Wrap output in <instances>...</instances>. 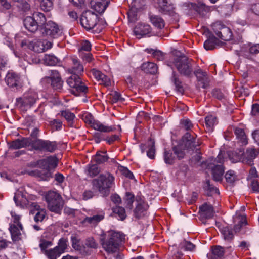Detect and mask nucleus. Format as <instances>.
Listing matches in <instances>:
<instances>
[{"mask_svg": "<svg viewBox=\"0 0 259 259\" xmlns=\"http://www.w3.org/2000/svg\"><path fill=\"white\" fill-rule=\"evenodd\" d=\"M199 145V142L196 140V135L187 132L183 137L180 143L173 148V150L178 158L181 159L184 157L186 153L194 150H198L197 147Z\"/></svg>", "mask_w": 259, "mask_h": 259, "instance_id": "f257e3e1", "label": "nucleus"}, {"mask_svg": "<svg viewBox=\"0 0 259 259\" xmlns=\"http://www.w3.org/2000/svg\"><path fill=\"white\" fill-rule=\"evenodd\" d=\"M113 182V176L112 173L105 171L92 181L93 188L100 192L103 196H106L109 194Z\"/></svg>", "mask_w": 259, "mask_h": 259, "instance_id": "f03ea898", "label": "nucleus"}, {"mask_svg": "<svg viewBox=\"0 0 259 259\" xmlns=\"http://www.w3.org/2000/svg\"><path fill=\"white\" fill-rule=\"evenodd\" d=\"M171 63L181 75L189 78L193 76L194 62L192 59L181 56L175 57Z\"/></svg>", "mask_w": 259, "mask_h": 259, "instance_id": "7ed1b4c3", "label": "nucleus"}, {"mask_svg": "<svg viewBox=\"0 0 259 259\" xmlns=\"http://www.w3.org/2000/svg\"><path fill=\"white\" fill-rule=\"evenodd\" d=\"M98 19V15L89 10L83 13L80 17V22L82 26L87 30H91L97 27L95 31L99 32L101 28H99Z\"/></svg>", "mask_w": 259, "mask_h": 259, "instance_id": "20e7f679", "label": "nucleus"}, {"mask_svg": "<svg viewBox=\"0 0 259 259\" xmlns=\"http://www.w3.org/2000/svg\"><path fill=\"white\" fill-rule=\"evenodd\" d=\"M45 200L49 209L56 213H59L62 208L63 201L61 195L54 191H49L45 195Z\"/></svg>", "mask_w": 259, "mask_h": 259, "instance_id": "39448f33", "label": "nucleus"}, {"mask_svg": "<svg viewBox=\"0 0 259 259\" xmlns=\"http://www.w3.org/2000/svg\"><path fill=\"white\" fill-rule=\"evenodd\" d=\"M80 75L72 74L66 80L68 85L72 88L71 92L75 96H79L80 93H86L88 87L81 81Z\"/></svg>", "mask_w": 259, "mask_h": 259, "instance_id": "423d86ee", "label": "nucleus"}, {"mask_svg": "<svg viewBox=\"0 0 259 259\" xmlns=\"http://www.w3.org/2000/svg\"><path fill=\"white\" fill-rule=\"evenodd\" d=\"M21 46L22 47H26L34 52L41 53L50 49L52 46V44L46 40H35L32 41L24 40L21 42Z\"/></svg>", "mask_w": 259, "mask_h": 259, "instance_id": "0eeeda50", "label": "nucleus"}, {"mask_svg": "<svg viewBox=\"0 0 259 259\" xmlns=\"http://www.w3.org/2000/svg\"><path fill=\"white\" fill-rule=\"evenodd\" d=\"M37 98L36 93L30 92L24 94L22 98H17L16 103L21 110L26 111L34 105Z\"/></svg>", "mask_w": 259, "mask_h": 259, "instance_id": "6e6552de", "label": "nucleus"}, {"mask_svg": "<svg viewBox=\"0 0 259 259\" xmlns=\"http://www.w3.org/2000/svg\"><path fill=\"white\" fill-rule=\"evenodd\" d=\"M258 151L254 148H248L246 152L243 155H237L236 154L235 158H232L230 155H229L230 159L233 162L238 161L242 162L243 163L251 165L253 164V160L258 155Z\"/></svg>", "mask_w": 259, "mask_h": 259, "instance_id": "1a4fd4ad", "label": "nucleus"}, {"mask_svg": "<svg viewBox=\"0 0 259 259\" xmlns=\"http://www.w3.org/2000/svg\"><path fill=\"white\" fill-rule=\"evenodd\" d=\"M212 27L214 33L218 38L224 41H229L232 39V33L231 29L221 22L214 23Z\"/></svg>", "mask_w": 259, "mask_h": 259, "instance_id": "9d476101", "label": "nucleus"}, {"mask_svg": "<svg viewBox=\"0 0 259 259\" xmlns=\"http://www.w3.org/2000/svg\"><path fill=\"white\" fill-rule=\"evenodd\" d=\"M67 247V240L62 238L59 240L57 246L53 249L45 250L44 253L49 259H57L65 252Z\"/></svg>", "mask_w": 259, "mask_h": 259, "instance_id": "9b49d317", "label": "nucleus"}, {"mask_svg": "<svg viewBox=\"0 0 259 259\" xmlns=\"http://www.w3.org/2000/svg\"><path fill=\"white\" fill-rule=\"evenodd\" d=\"M33 146L36 150L50 152H54L57 148V145L55 142H50L41 139H38L34 141Z\"/></svg>", "mask_w": 259, "mask_h": 259, "instance_id": "f8f14e48", "label": "nucleus"}, {"mask_svg": "<svg viewBox=\"0 0 259 259\" xmlns=\"http://www.w3.org/2000/svg\"><path fill=\"white\" fill-rule=\"evenodd\" d=\"M62 33V29L52 21H49L45 26L42 33L53 38L58 37Z\"/></svg>", "mask_w": 259, "mask_h": 259, "instance_id": "ddd939ff", "label": "nucleus"}, {"mask_svg": "<svg viewBox=\"0 0 259 259\" xmlns=\"http://www.w3.org/2000/svg\"><path fill=\"white\" fill-rule=\"evenodd\" d=\"M109 2L106 0H91L89 1V7L95 13L102 14L106 10Z\"/></svg>", "mask_w": 259, "mask_h": 259, "instance_id": "4468645a", "label": "nucleus"}, {"mask_svg": "<svg viewBox=\"0 0 259 259\" xmlns=\"http://www.w3.org/2000/svg\"><path fill=\"white\" fill-rule=\"evenodd\" d=\"M49 76L47 77L51 80V85L53 88L57 91H60L63 86V81L60 75L57 70H49Z\"/></svg>", "mask_w": 259, "mask_h": 259, "instance_id": "2eb2a0df", "label": "nucleus"}, {"mask_svg": "<svg viewBox=\"0 0 259 259\" xmlns=\"http://www.w3.org/2000/svg\"><path fill=\"white\" fill-rule=\"evenodd\" d=\"M151 27L145 23H139L134 28V33L138 38H141L143 36H150Z\"/></svg>", "mask_w": 259, "mask_h": 259, "instance_id": "dca6fc26", "label": "nucleus"}, {"mask_svg": "<svg viewBox=\"0 0 259 259\" xmlns=\"http://www.w3.org/2000/svg\"><path fill=\"white\" fill-rule=\"evenodd\" d=\"M58 164L56 157L49 156L47 158L39 160L37 161V165L41 169H48L50 171L51 168H55Z\"/></svg>", "mask_w": 259, "mask_h": 259, "instance_id": "f3484780", "label": "nucleus"}, {"mask_svg": "<svg viewBox=\"0 0 259 259\" xmlns=\"http://www.w3.org/2000/svg\"><path fill=\"white\" fill-rule=\"evenodd\" d=\"M103 247L108 252H113V232L110 231L101 238Z\"/></svg>", "mask_w": 259, "mask_h": 259, "instance_id": "a211bd4d", "label": "nucleus"}, {"mask_svg": "<svg viewBox=\"0 0 259 259\" xmlns=\"http://www.w3.org/2000/svg\"><path fill=\"white\" fill-rule=\"evenodd\" d=\"M157 8L161 13L170 15L173 14L174 7L171 0H157Z\"/></svg>", "mask_w": 259, "mask_h": 259, "instance_id": "6ab92c4d", "label": "nucleus"}, {"mask_svg": "<svg viewBox=\"0 0 259 259\" xmlns=\"http://www.w3.org/2000/svg\"><path fill=\"white\" fill-rule=\"evenodd\" d=\"M71 67L69 68L68 71L71 74L81 75L83 72L84 68L83 65L80 63L78 59L76 57L70 58Z\"/></svg>", "mask_w": 259, "mask_h": 259, "instance_id": "aec40b11", "label": "nucleus"}, {"mask_svg": "<svg viewBox=\"0 0 259 259\" xmlns=\"http://www.w3.org/2000/svg\"><path fill=\"white\" fill-rule=\"evenodd\" d=\"M20 77L18 74L12 71H9L5 77V81L11 88L18 89L20 87Z\"/></svg>", "mask_w": 259, "mask_h": 259, "instance_id": "412c9836", "label": "nucleus"}, {"mask_svg": "<svg viewBox=\"0 0 259 259\" xmlns=\"http://www.w3.org/2000/svg\"><path fill=\"white\" fill-rule=\"evenodd\" d=\"M193 74L197 77L199 85L202 88H206L209 82L207 73L205 72H203L201 69L198 68L196 70H194Z\"/></svg>", "mask_w": 259, "mask_h": 259, "instance_id": "4be33fe9", "label": "nucleus"}, {"mask_svg": "<svg viewBox=\"0 0 259 259\" xmlns=\"http://www.w3.org/2000/svg\"><path fill=\"white\" fill-rule=\"evenodd\" d=\"M140 147L142 153L146 152L147 156L149 158H154L155 150L154 141L150 139L147 144L140 145Z\"/></svg>", "mask_w": 259, "mask_h": 259, "instance_id": "5701e85b", "label": "nucleus"}, {"mask_svg": "<svg viewBox=\"0 0 259 259\" xmlns=\"http://www.w3.org/2000/svg\"><path fill=\"white\" fill-rule=\"evenodd\" d=\"M91 73L96 80L100 82V84H103L106 87L111 85V83L110 79L106 75L102 73L100 71L96 69H93L91 71Z\"/></svg>", "mask_w": 259, "mask_h": 259, "instance_id": "b1692460", "label": "nucleus"}, {"mask_svg": "<svg viewBox=\"0 0 259 259\" xmlns=\"http://www.w3.org/2000/svg\"><path fill=\"white\" fill-rule=\"evenodd\" d=\"M200 217L202 219H207L213 217L214 211L212 206L209 204L205 203L199 207Z\"/></svg>", "mask_w": 259, "mask_h": 259, "instance_id": "393cba45", "label": "nucleus"}, {"mask_svg": "<svg viewBox=\"0 0 259 259\" xmlns=\"http://www.w3.org/2000/svg\"><path fill=\"white\" fill-rule=\"evenodd\" d=\"M30 144L28 138L18 139L9 143V148L12 149H18L28 146Z\"/></svg>", "mask_w": 259, "mask_h": 259, "instance_id": "a878e982", "label": "nucleus"}, {"mask_svg": "<svg viewBox=\"0 0 259 259\" xmlns=\"http://www.w3.org/2000/svg\"><path fill=\"white\" fill-rule=\"evenodd\" d=\"M100 171V167L97 164L92 162L87 164L84 168V174L91 178L98 175Z\"/></svg>", "mask_w": 259, "mask_h": 259, "instance_id": "bb28decb", "label": "nucleus"}, {"mask_svg": "<svg viewBox=\"0 0 259 259\" xmlns=\"http://www.w3.org/2000/svg\"><path fill=\"white\" fill-rule=\"evenodd\" d=\"M24 25L26 29L31 32H35L39 26L35 18L32 17H27L24 20Z\"/></svg>", "mask_w": 259, "mask_h": 259, "instance_id": "cd10ccee", "label": "nucleus"}, {"mask_svg": "<svg viewBox=\"0 0 259 259\" xmlns=\"http://www.w3.org/2000/svg\"><path fill=\"white\" fill-rule=\"evenodd\" d=\"M148 205L144 202H140L134 210V215L136 218H140L145 215Z\"/></svg>", "mask_w": 259, "mask_h": 259, "instance_id": "c85d7f7f", "label": "nucleus"}, {"mask_svg": "<svg viewBox=\"0 0 259 259\" xmlns=\"http://www.w3.org/2000/svg\"><path fill=\"white\" fill-rule=\"evenodd\" d=\"M125 241V236L123 233L114 231V249L117 247H119L120 249L123 248Z\"/></svg>", "mask_w": 259, "mask_h": 259, "instance_id": "c756f323", "label": "nucleus"}, {"mask_svg": "<svg viewBox=\"0 0 259 259\" xmlns=\"http://www.w3.org/2000/svg\"><path fill=\"white\" fill-rule=\"evenodd\" d=\"M224 172V169L222 165H217L212 168V175L213 179L215 181H221L223 179V175Z\"/></svg>", "mask_w": 259, "mask_h": 259, "instance_id": "7c9ffc66", "label": "nucleus"}, {"mask_svg": "<svg viewBox=\"0 0 259 259\" xmlns=\"http://www.w3.org/2000/svg\"><path fill=\"white\" fill-rule=\"evenodd\" d=\"M29 175L39 178L41 180H48L51 177V172L48 169H36L29 172Z\"/></svg>", "mask_w": 259, "mask_h": 259, "instance_id": "2f4dec72", "label": "nucleus"}, {"mask_svg": "<svg viewBox=\"0 0 259 259\" xmlns=\"http://www.w3.org/2000/svg\"><path fill=\"white\" fill-rule=\"evenodd\" d=\"M104 218V216L103 214H96L92 217H86L84 219L83 222L84 223L89 224L91 226L95 227L98 224L99 222L102 221Z\"/></svg>", "mask_w": 259, "mask_h": 259, "instance_id": "473e14b6", "label": "nucleus"}, {"mask_svg": "<svg viewBox=\"0 0 259 259\" xmlns=\"http://www.w3.org/2000/svg\"><path fill=\"white\" fill-rule=\"evenodd\" d=\"M234 223H237L234 226V230L235 232L239 231L243 225L246 224V217L244 215L238 214L237 213L233 217Z\"/></svg>", "mask_w": 259, "mask_h": 259, "instance_id": "72a5a7b5", "label": "nucleus"}, {"mask_svg": "<svg viewBox=\"0 0 259 259\" xmlns=\"http://www.w3.org/2000/svg\"><path fill=\"white\" fill-rule=\"evenodd\" d=\"M142 70L147 73L155 74L157 72L158 67L153 62L144 63L141 66Z\"/></svg>", "mask_w": 259, "mask_h": 259, "instance_id": "f704fd0d", "label": "nucleus"}, {"mask_svg": "<svg viewBox=\"0 0 259 259\" xmlns=\"http://www.w3.org/2000/svg\"><path fill=\"white\" fill-rule=\"evenodd\" d=\"M60 61V59L52 54H45L43 58L45 64L48 66H55Z\"/></svg>", "mask_w": 259, "mask_h": 259, "instance_id": "c9c22d12", "label": "nucleus"}, {"mask_svg": "<svg viewBox=\"0 0 259 259\" xmlns=\"http://www.w3.org/2000/svg\"><path fill=\"white\" fill-rule=\"evenodd\" d=\"M150 20L152 24L158 29H162L164 27L165 22L164 20L157 15H151Z\"/></svg>", "mask_w": 259, "mask_h": 259, "instance_id": "e433bc0d", "label": "nucleus"}, {"mask_svg": "<svg viewBox=\"0 0 259 259\" xmlns=\"http://www.w3.org/2000/svg\"><path fill=\"white\" fill-rule=\"evenodd\" d=\"M234 132L237 139L240 143L242 145H246L248 143L246 136L242 128H236Z\"/></svg>", "mask_w": 259, "mask_h": 259, "instance_id": "4c0bfd02", "label": "nucleus"}, {"mask_svg": "<svg viewBox=\"0 0 259 259\" xmlns=\"http://www.w3.org/2000/svg\"><path fill=\"white\" fill-rule=\"evenodd\" d=\"M94 130L102 132H109L112 131L111 126H106L101 123L100 122L95 120L91 126Z\"/></svg>", "mask_w": 259, "mask_h": 259, "instance_id": "58836bf2", "label": "nucleus"}, {"mask_svg": "<svg viewBox=\"0 0 259 259\" xmlns=\"http://www.w3.org/2000/svg\"><path fill=\"white\" fill-rule=\"evenodd\" d=\"M216 117L212 115H209L205 117V125L207 130L211 132L213 126L217 124Z\"/></svg>", "mask_w": 259, "mask_h": 259, "instance_id": "ea45409f", "label": "nucleus"}, {"mask_svg": "<svg viewBox=\"0 0 259 259\" xmlns=\"http://www.w3.org/2000/svg\"><path fill=\"white\" fill-rule=\"evenodd\" d=\"M145 51L148 54H151L154 58L158 60H163L165 58L164 54L160 50H154L153 49H146Z\"/></svg>", "mask_w": 259, "mask_h": 259, "instance_id": "a19ab883", "label": "nucleus"}, {"mask_svg": "<svg viewBox=\"0 0 259 259\" xmlns=\"http://www.w3.org/2000/svg\"><path fill=\"white\" fill-rule=\"evenodd\" d=\"M114 214L118 220L123 221L126 218V214L125 209L120 206L114 207Z\"/></svg>", "mask_w": 259, "mask_h": 259, "instance_id": "79ce46f5", "label": "nucleus"}, {"mask_svg": "<svg viewBox=\"0 0 259 259\" xmlns=\"http://www.w3.org/2000/svg\"><path fill=\"white\" fill-rule=\"evenodd\" d=\"M218 40L214 36L210 37L204 42V47L206 50H212L215 48Z\"/></svg>", "mask_w": 259, "mask_h": 259, "instance_id": "37998d69", "label": "nucleus"}, {"mask_svg": "<svg viewBox=\"0 0 259 259\" xmlns=\"http://www.w3.org/2000/svg\"><path fill=\"white\" fill-rule=\"evenodd\" d=\"M245 50H248L250 54H256L259 53V44L252 45L248 44L245 45V47L242 48L241 51L244 52Z\"/></svg>", "mask_w": 259, "mask_h": 259, "instance_id": "c03bdc74", "label": "nucleus"}, {"mask_svg": "<svg viewBox=\"0 0 259 259\" xmlns=\"http://www.w3.org/2000/svg\"><path fill=\"white\" fill-rule=\"evenodd\" d=\"M41 9L44 11H49L53 5V0H38Z\"/></svg>", "mask_w": 259, "mask_h": 259, "instance_id": "a18cd8bd", "label": "nucleus"}, {"mask_svg": "<svg viewBox=\"0 0 259 259\" xmlns=\"http://www.w3.org/2000/svg\"><path fill=\"white\" fill-rule=\"evenodd\" d=\"M171 80L174 82L177 91L180 93H183L184 92L183 87L182 85L181 82L178 79L177 75L175 72H172Z\"/></svg>", "mask_w": 259, "mask_h": 259, "instance_id": "49530a36", "label": "nucleus"}, {"mask_svg": "<svg viewBox=\"0 0 259 259\" xmlns=\"http://www.w3.org/2000/svg\"><path fill=\"white\" fill-rule=\"evenodd\" d=\"M108 159V157L106 153L100 154L97 153L93 158V161L96 162L98 165L107 161Z\"/></svg>", "mask_w": 259, "mask_h": 259, "instance_id": "de8ad7c7", "label": "nucleus"}, {"mask_svg": "<svg viewBox=\"0 0 259 259\" xmlns=\"http://www.w3.org/2000/svg\"><path fill=\"white\" fill-rule=\"evenodd\" d=\"M14 200L16 204L21 207H24L27 204V200L26 198H24L22 195H20L19 193L14 196Z\"/></svg>", "mask_w": 259, "mask_h": 259, "instance_id": "09e8293b", "label": "nucleus"}, {"mask_svg": "<svg viewBox=\"0 0 259 259\" xmlns=\"http://www.w3.org/2000/svg\"><path fill=\"white\" fill-rule=\"evenodd\" d=\"M221 232L225 240H230L233 238V234L232 231L229 227H223Z\"/></svg>", "mask_w": 259, "mask_h": 259, "instance_id": "8fccbe9b", "label": "nucleus"}, {"mask_svg": "<svg viewBox=\"0 0 259 259\" xmlns=\"http://www.w3.org/2000/svg\"><path fill=\"white\" fill-rule=\"evenodd\" d=\"M248 11L253 15L259 17V1H256L250 4Z\"/></svg>", "mask_w": 259, "mask_h": 259, "instance_id": "3c124183", "label": "nucleus"}, {"mask_svg": "<svg viewBox=\"0 0 259 259\" xmlns=\"http://www.w3.org/2000/svg\"><path fill=\"white\" fill-rule=\"evenodd\" d=\"M33 18H35L36 22L38 23L39 26L45 24L46 22V17L43 13L40 12H35L33 14Z\"/></svg>", "mask_w": 259, "mask_h": 259, "instance_id": "603ef678", "label": "nucleus"}, {"mask_svg": "<svg viewBox=\"0 0 259 259\" xmlns=\"http://www.w3.org/2000/svg\"><path fill=\"white\" fill-rule=\"evenodd\" d=\"M135 196L133 194L130 192H126L125 194V200L127 208L132 209L133 207V203L134 201Z\"/></svg>", "mask_w": 259, "mask_h": 259, "instance_id": "864d4df0", "label": "nucleus"}, {"mask_svg": "<svg viewBox=\"0 0 259 259\" xmlns=\"http://www.w3.org/2000/svg\"><path fill=\"white\" fill-rule=\"evenodd\" d=\"M225 179L227 182L232 184L237 180V177L234 171L229 170L225 175Z\"/></svg>", "mask_w": 259, "mask_h": 259, "instance_id": "5fc2aeb1", "label": "nucleus"}, {"mask_svg": "<svg viewBox=\"0 0 259 259\" xmlns=\"http://www.w3.org/2000/svg\"><path fill=\"white\" fill-rule=\"evenodd\" d=\"M84 246L91 248L96 249L98 247V244L95 242L93 237H89L85 240Z\"/></svg>", "mask_w": 259, "mask_h": 259, "instance_id": "6e6d98bb", "label": "nucleus"}, {"mask_svg": "<svg viewBox=\"0 0 259 259\" xmlns=\"http://www.w3.org/2000/svg\"><path fill=\"white\" fill-rule=\"evenodd\" d=\"M164 162L168 164H172L174 162V156L171 152L165 151L164 155Z\"/></svg>", "mask_w": 259, "mask_h": 259, "instance_id": "4d7b16f0", "label": "nucleus"}, {"mask_svg": "<svg viewBox=\"0 0 259 259\" xmlns=\"http://www.w3.org/2000/svg\"><path fill=\"white\" fill-rule=\"evenodd\" d=\"M119 170L121 172L122 175H123L126 178L131 180L134 179V176L133 173L126 167L120 166L119 168Z\"/></svg>", "mask_w": 259, "mask_h": 259, "instance_id": "13d9d810", "label": "nucleus"}, {"mask_svg": "<svg viewBox=\"0 0 259 259\" xmlns=\"http://www.w3.org/2000/svg\"><path fill=\"white\" fill-rule=\"evenodd\" d=\"M34 214V220L35 222L38 223L43 221L46 215V212L44 209H41Z\"/></svg>", "mask_w": 259, "mask_h": 259, "instance_id": "bf43d9fd", "label": "nucleus"}, {"mask_svg": "<svg viewBox=\"0 0 259 259\" xmlns=\"http://www.w3.org/2000/svg\"><path fill=\"white\" fill-rule=\"evenodd\" d=\"M61 114L68 122L72 121L75 118V115L69 111H62Z\"/></svg>", "mask_w": 259, "mask_h": 259, "instance_id": "052dcab7", "label": "nucleus"}, {"mask_svg": "<svg viewBox=\"0 0 259 259\" xmlns=\"http://www.w3.org/2000/svg\"><path fill=\"white\" fill-rule=\"evenodd\" d=\"M82 119L86 123L90 124L91 126L95 121L93 116L89 113H85L82 116Z\"/></svg>", "mask_w": 259, "mask_h": 259, "instance_id": "680f3d73", "label": "nucleus"}, {"mask_svg": "<svg viewBox=\"0 0 259 259\" xmlns=\"http://www.w3.org/2000/svg\"><path fill=\"white\" fill-rule=\"evenodd\" d=\"M212 254L217 256L221 257L224 254L223 248L220 246H217L212 249Z\"/></svg>", "mask_w": 259, "mask_h": 259, "instance_id": "e2e57ef3", "label": "nucleus"}, {"mask_svg": "<svg viewBox=\"0 0 259 259\" xmlns=\"http://www.w3.org/2000/svg\"><path fill=\"white\" fill-rule=\"evenodd\" d=\"M181 124L182 126L187 131L191 130L193 127V124L191 123V121L188 119H183L181 121Z\"/></svg>", "mask_w": 259, "mask_h": 259, "instance_id": "0e129e2a", "label": "nucleus"}, {"mask_svg": "<svg viewBox=\"0 0 259 259\" xmlns=\"http://www.w3.org/2000/svg\"><path fill=\"white\" fill-rule=\"evenodd\" d=\"M10 231L13 240H16L19 234H20L19 231L16 227L11 226L10 228Z\"/></svg>", "mask_w": 259, "mask_h": 259, "instance_id": "69168bd1", "label": "nucleus"}, {"mask_svg": "<svg viewBox=\"0 0 259 259\" xmlns=\"http://www.w3.org/2000/svg\"><path fill=\"white\" fill-rule=\"evenodd\" d=\"M91 49V45L89 41L85 40L82 42L79 51H89Z\"/></svg>", "mask_w": 259, "mask_h": 259, "instance_id": "338daca9", "label": "nucleus"}, {"mask_svg": "<svg viewBox=\"0 0 259 259\" xmlns=\"http://www.w3.org/2000/svg\"><path fill=\"white\" fill-rule=\"evenodd\" d=\"M123 249H120L119 247L114 249V259H124V255L122 253Z\"/></svg>", "mask_w": 259, "mask_h": 259, "instance_id": "774afa93", "label": "nucleus"}]
</instances>
